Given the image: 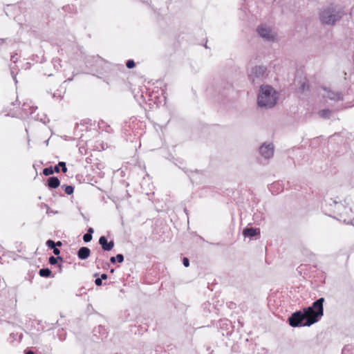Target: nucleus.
Returning <instances> with one entry per match:
<instances>
[{
    "label": "nucleus",
    "instance_id": "1",
    "mask_svg": "<svg viewBox=\"0 0 354 354\" xmlns=\"http://www.w3.org/2000/svg\"><path fill=\"white\" fill-rule=\"evenodd\" d=\"M324 298L321 297L312 306L294 313L288 319L289 324L292 327L310 326L316 323L324 315L323 303Z\"/></svg>",
    "mask_w": 354,
    "mask_h": 354
},
{
    "label": "nucleus",
    "instance_id": "2",
    "mask_svg": "<svg viewBox=\"0 0 354 354\" xmlns=\"http://www.w3.org/2000/svg\"><path fill=\"white\" fill-rule=\"evenodd\" d=\"M277 100L278 94L271 86H261L257 97L259 106L272 108L276 104Z\"/></svg>",
    "mask_w": 354,
    "mask_h": 354
},
{
    "label": "nucleus",
    "instance_id": "3",
    "mask_svg": "<svg viewBox=\"0 0 354 354\" xmlns=\"http://www.w3.org/2000/svg\"><path fill=\"white\" fill-rule=\"evenodd\" d=\"M267 68L264 66H255L249 73V78L253 84H258L267 76Z\"/></svg>",
    "mask_w": 354,
    "mask_h": 354
},
{
    "label": "nucleus",
    "instance_id": "4",
    "mask_svg": "<svg viewBox=\"0 0 354 354\" xmlns=\"http://www.w3.org/2000/svg\"><path fill=\"white\" fill-rule=\"evenodd\" d=\"M339 18V14L332 8L326 9L320 14L321 21L326 24H333Z\"/></svg>",
    "mask_w": 354,
    "mask_h": 354
},
{
    "label": "nucleus",
    "instance_id": "5",
    "mask_svg": "<svg viewBox=\"0 0 354 354\" xmlns=\"http://www.w3.org/2000/svg\"><path fill=\"white\" fill-rule=\"evenodd\" d=\"M257 32L261 37L269 41H274L277 37L276 32L266 24L259 26L257 28Z\"/></svg>",
    "mask_w": 354,
    "mask_h": 354
},
{
    "label": "nucleus",
    "instance_id": "6",
    "mask_svg": "<svg viewBox=\"0 0 354 354\" xmlns=\"http://www.w3.org/2000/svg\"><path fill=\"white\" fill-rule=\"evenodd\" d=\"M261 155L266 159H269L273 156L274 146L272 144H263L259 149Z\"/></svg>",
    "mask_w": 354,
    "mask_h": 354
},
{
    "label": "nucleus",
    "instance_id": "7",
    "mask_svg": "<svg viewBox=\"0 0 354 354\" xmlns=\"http://www.w3.org/2000/svg\"><path fill=\"white\" fill-rule=\"evenodd\" d=\"M324 93L322 94L325 98H328L332 100H342V96L339 93H335L330 90L324 88Z\"/></svg>",
    "mask_w": 354,
    "mask_h": 354
},
{
    "label": "nucleus",
    "instance_id": "8",
    "mask_svg": "<svg viewBox=\"0 0 354 354\" xmlns=\"http://www.w3.org/2000/svg\"><path fill=\"white\" fill-rule=\"evenodd\" d=\"M99 243L101 245L102 249L105 251L111 250L114 246V242L113 241L107 242V240L105 236H101L100 238Z\"/></svg>",
    "mask_w": 354,
    "mask_h": 354
},
{
    "label": "nucleus",
    "instance_id": "9",
    "mask_svg": "<svg viewBox=\"0 0 354 354\" xmlns=\"http://www.w3.org/2000/svg\"><path fill=\"white\" fill-rule=\"evenodd\" d=\"M91 254V250L88 248L82 247L77 252V256L80 259H86Z\"/></svg>",
    "mask_w": 354,
    "mask_h": 354
},
{
    "label": "nucleus",
    "instance_id": "10",
    "mask_svg": "<svg viewBox=\"0 0 354 354\" xmlns=\"http://www.w3.org/2000/svg\"><path fill=\"white\" fill-rule=\"evenodd\" d=\"M259 229L246 228L243 230V234L245 236L253 237L259 234Z\"/></svg>",
    "mask_w": 354,
    "mask_h": 354
},
{
    "label": "nucleus",
    "instance_id": "11",
    "mask_svg": "<svg viewBox=\"0 0 354 354\" xmlns=\"http://www.w3.org/2000/svg\"><path fill=\"white\" fill-rule=\"evenodd\" d=\"M60 185V181L57 177H50L48 179V186L50 188H57Z\"/></svg>",
    "mask_w": 354,
    "mask_h": 354
},
{
    "label": "nucleus",
    "instance_id": "12",
    "mask_svg": "<svg viewBox=\"0 0 354 354\" xmlns=\"http://www.w3.org/2000/svg\"><path fill=\"white\" fill-rule=\"evenodd\" d=\"M51 271L48 268H42L39 270V275L44 277H48L50 276Z\"/></svg>",
    "mask_w": 354,
    "mask_h": 354
},
{
    "label": "nucleus",
    "instance_id": "13",
    "mask_svg": "<svg viewBox=\"0 0 354 354\" xmlns=\"http://www.w3.org/2000/svg\"><path fill=\"white\" fill-rule=\"evenodd\" d=\"M333 203L335 204L337 212H339L340 214H342V213L340 212L343 207L344 208V209L346 211H347V208L344 207L342 203H337L335 201H333Z\"/></svg>",
    "mask_w": 354,
    "mask_h": 354
},
{
    "label": "nucleus",
    "instance_id": "14",
    "mask_svg": "<svg viewBox=\"0 0 354 354\" xmlns=\"http://www.w3.org/2000/svg\"><path fill=\"white\" fill-rule=\"evenodd\" d=\"M62 187L64 188V191L67 194L71 195L73 193V187L71 185H62Z\"/></svg>",
    "mask_w": 354,
    "mask_h": 354
},
{
    "label": "nucleus",
    "instance_id": "15",
    "mask_svg": "<svg viewBox=\"0 0 354 354\" xmlns=\"http://www.w3.org/2000/svg\"><path fill=\"white\" fill-rule=\"evenodd\" d=\"M319 114L322 118H329L330 111L328 109H324V110L319 111Z\"/></svg>",
    "mask_w": 354,
    "mask_h": 354
},
{
    "label": "nucleus",
    "instance_id": "16",
    "mask_svg": "<svg viewBox=\"0 0 354 354\" xmlns=\"http://www.w3.org/2000/svg\"><path fill=\"white\" fill-rule=\"evenodd\" d=\"M342 354H354V348L348 346L345 347L342 350Z\"/></svg>",
    "mask_w": 354,
    "mask_h": 354
},
{
    "label": "nucleus",
    "instance_id": "17",
    "mask_svg": "<svg viewBox=\"0 0 354 354\" xmlns=\"http://www.w3.org/2000/svg\"><path fill=\"white\" fill-rule=\"evenodd\" d=\"M54 173V170L51 167H46L43 170V174L45 176H49Z\"/></svg>",
    "mask_w": 354,
    "mask_h": 354
},
{
    "label": "nucleus",
    "instance_id": "18",
    "mask_svg": "<svg viewBox=\"0 0 354 354\" xmlns=\"http://www.w3.org/2000/svg\"><path fill=\"white\" fill-rule=\"evenodd\" d=\"M62 259L61 257H55L53 256H51L50 258H49V263L51 264V265H55L57 263V259Z\"/></svg>",
    "mask_w": 354,
    "mask_h": 354
},
{
    "label": "nucleus",
    "instance_id": "19",
    "mask_svg": "<svg viewBox=\"0 0 354 354\" xmlns=\"http://www.w3.org/2000/svg\"><path fill=\"white\" fill-rule=\"evenodd\" d=\"M92 239V235L90 233H86L83 236V240L84 242H89Z\"/></svg>",
    "mask_w": 354,
    "mask_h": 354
},
{
    "label": "nucleus",
    "instance_id": "20",
    "mask_svg": "<svg viewBox=\"0 0 354 354\" xmlns=\"http://www.w3.org/2000/svg\"><path fill=\"white\" fill-rule=\"evenodd\" d=\"M58 166L62 167V172L66 173L67 171V168L64 162H59Z\"/></svg>",
    "mask_w": 354,
    "mask_h": 354
},
{
    "label": "nucleus",
    "instance_id": "21",
    "mask_svg": "<svg viewBox=\"0 0 354 354\" xmlns=\"http://www.w3.org/2000/svg\"><path fill=\"white\" fill-rule=\"evenodd\" d=\"M46 245L48 247L53 249L55 247V243L52 240H48L46 241Z\"/></svg>",
    "mask_w": 354,
    "mask_h": 354
},
{
    "label": "nucleus",
    "instance_id": "22",
    "mask_svg": "<svg viewBox=\"0 0 354 354\" xmlns=\"http://www.w3.org/2000/svg\"><path fill=\"white\" fill-rule=\"evenodd\" d=\"M126 65L128 68H132L135 66V62L133 60H128Z\"/></svg>",
    "mask_w": 354,
    "mask_h": 354
},
{
    "label": "nucleus",
    "instance_id": "23",
    "mask_svg": "<svg viewBox=\"0 0 354 354\" xmlns=\"http://www.w3.org/2000/svg\"><path fill=\"white\" fill-rule=\"evenodd\" d=\"M116 261L119 263H122L124 261V256L121 254H118L116 255Z\"/></svg>",
    "mask_w": 354,
    "mask_h": 354
},
{
    "label": "nucleus",
    "instance_id": "24",
    "mask_svg": "<svg viewBox=\"0 0 354 354\" xmlns=\"http://www.w3.org/2000/svg\"><path fill=\"white\" fill-rule=\"evenodd\" d=\"M57 211H53V209H50L48 207H47L46 214H57Z\"/></svg>",
    "mask_w": 354,
    "mask_h": 354
},
{
    "label": "nucleus",
    "instance_id": "25",
    "mask_svg": "<svg viewBox=\"0 0 354 354\" xmlns=\"http://www.w3.org/2000/svg\"><path fill=\"white\" fill-rule=\"evenodd\" d=\"M183 265L185 267H188L189 266V259L187 258H186V257L183 258Z\"/></svg>",
    "mask_w": 354,
    "mask_h": 354
},
{
    "label": "nucleus",
    "instance_id": "26",
    "mask_svg": "<svg viewBox=\"0 0 354 354\" xmlns=\"http://www.w3.org/2000/svg\"><path fill=\"white\" fill-rule=\"evenodd\" d=\"M95 283L97 285V286H101L102 283V279L100 278H97L95 279Z\"/></svg>",
    "mask_w": 354,
    "mask_h": 354
},
{
    "label": "nucleus",
    "instance_id": "27",
    "mask_svg": "<svg viewBox=\"0 0 354 354\" xmlns=\"http://www.w3.org/2000/svg\"><path fill=\"white\" fill-rule=\"evenodd\" d=\"M53 253L56 255L59 254L60 253V250L55 247L53 248Z\"/></svg>",
    "mask_w": 354,
    "mask_h": 354
},
{
    "label": "nucleus",
    "instance_id": "28",
    "mask_svg": "<svg viewBox=\"0 0 354 354\" xmlns=\"http://www.w3.org/2000/svg\"><path fill=\"white\" fill-rule=\"evenodd\" d=\"M110 261L113 263H114L116 261V257H112L110 259Z\"/></svg>",
    "mask_w": 354,
    "mask_h": 354
},
{
    "label": "nucleus",
    "instance_id": "29",
    "mask_svg": "<svg viewBox=\"0 0 354 354\" xmlns=\"http://www.w3.org/2000/svg\"><path fill=\"white\" fill-rule=\"evenodd\" d=\"M59 166L56 165V166L55 167V169H53V170H54V171H55V172H57V173L59 172Z\"/></svg>",
    "mask_w": 354,
    "mask_h": 354
},
{
    "label": "nucleus",
    "instance_id": "30",
    "mask_svg": "<svg viewBox=\"0 0 354 354\" xmlns=\"http://www.w3.org/2000/svg\"><path fill=\"white\" fill-rule=\"evenodd\" d=\"M93 232H94V231H93V229L92 227H90V228H88L87 233H90V234H91V235H92V234L93 233Z\"/></svg>",
    "mask_w": 354,
    "mask_h": 354
},
{
    "label": "nucleus",
    "instance_id": "31",
    "mask_svg": "<svg viewBox=\"0 0 354 354\" xmlns=\"http://www.w3.org/2000/svg\"><path fill=\"white\" fill-rule=\"evenodd\" d=\"M100 279H102H102H107V275L106 274H102L101 275V278Z\"/></svg>",
    "mask_w": 354,
    "mask_h": 354
},
{
    "label": "nucleus",
    "instance_id": "32",
    "mask_svg": "<svg viewBox=\"0 0 354 354\" xmlns=\"http://www.w3.org/2000/svg\"><path fill=\"white\" fill-rule=\"evenodd\" d=\"M26 354H34V353L32 351H28Z\"/></svg>",
    "mask_w": 354,
    "mask_h": 354
},
{
    "label": "nucleus",
    "instance_id": "33",
    "mask_svg": "<svg viewBox=\"0 0 354 354\" xmlns=\"http://www.w3.org/2000/svg\"><path fill=\"white\" fill-rule=\"evenodd\" d=\"M62 245V243L60 241H58L57 243H55V245L60 246Z\"/></svg>",
    "mask_w": 354,
    "mask_h": 354
}]
</instances>
